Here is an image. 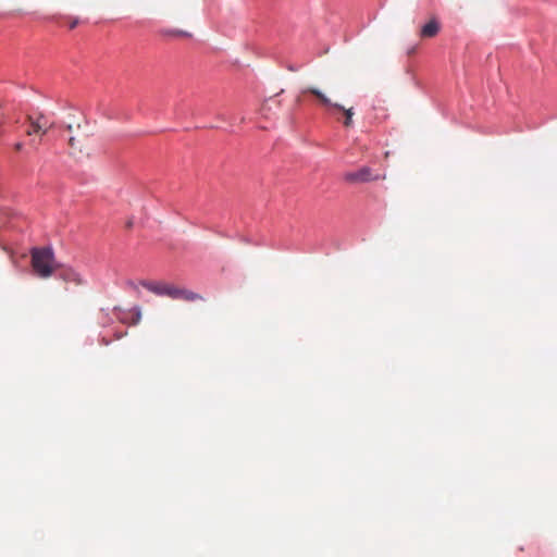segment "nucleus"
I'll return each mask as SVG.
<instances>
[{
	"mask_svg": "<svg viewBox=\"0 0 557 557\" xmlns=\"http://www.w3.org/2000/svg\"><path fill=\"white\" fill-rule=\"evenodd\" d=\"M58 276L66 284L73 283L75 285H82V276L71 268H61Z\"/></svg>",
	"mask_w": 557,
	"mask_h": 557,
	"instance_id": "nucleus-6",
	"label": "nucleus"
},
{
	"mask_svg": "<svg viewBox=\"0 0 557 557\" xmlns=\"http://www.w3.org/2000/svg\"><path fill=\"white\" fill-rule=\"evenodd\" d=\"M141 285L156 295L168 296L172 299L176 298L177 287L174 285L147 281L141 282Z\"/></svg>",
	"mask_w": 557,
	"mask_h": 557,
	"instance_id": "nucleus-5",
	"label": "nucleus"
},
{
	"mask_svg": "<svg viewBox=\"0 0 557 557\" xmlns=\"http://www.w3.org/2000/svg\"><path fill=\"white\" fill-rule=\"evenodd\" d=\"M175 299H183L186 301H196V300H202V297H201V295L194 293L191 290L177 287Z\"/></svg>",
	"mask_w": 557,
	"mask_h": 557,
	"instance_id": "nucleus-8",
	"label": "nucleus"
},
{
	"mask_svg": "<svg viewBox=\"0 0 557 557\" xmlns=\"http://www.w3.org/2000/svg\"><path fill=\"white\" fill-rule=\"evenodd\" d=\"M13 149L15 152H21L24 149V144L22 141H16L13 145Z\"/></svg>",
	"mask_w": 557,
	"mask_h": 557,
	"instance_id": "nucleus-11",
	"label": "nucleus"
},
{
	"mask_svg": "<svg viewBox=\"0 0 557 557\" xmlns=\"http://www.w3.org/2000/svg\"><path fill=\"white\" fill-rule=\"evenodd\" d=\"M280 101L275 98H270L262 107V112H267L268 110H272L273 107L278 108Z\"/></svg>",
	"mask_w": 557,
	"mask_h": 557,
	"instance_id": "nucleus-10",
	"label": "nucleus"
},
{
	"mask_svg": "<svg viewBox=\"0 0 557 557\" xmlns=\"http://www.w3.org/2000/svg\"><path fill=\"white\" fill-rule=\"evenodd\" d=\"M1 117H2V120L0 121V135H3L4 131H3L2 126L5 123L7 117L3 113L1 114Z\"/></svg>",
	"mask_w": 557,
	"mask_h": 557,
	"instance_id": "nucleus-12",
	"label": "nucleus"
},
{
	"mask_svg": "<svg viewBox=\"0 0 557 557\" xmlns=\"http://www.w3.org/2000/svg\"><path fill=\"white\" fill-rule=\"evenodd\" d=\"M343 178L349 184L368 183L372 181L384 180L385 175L374 173L371 168L362 166L356 171L344 173Z\"/></svg>",
	"mask_w": 557,
	"mask_h": 557,
	"instance_id": "nucleus-3",
	"label": "nucleus"
},
{
	"mask_svg": "<svg viewBox=\"0 0 557 557\" xmlns=\"http://www.w3.org/2000/svg\"><path fill=\"white\" fill-rule=\"evenodd\" d=\"M74 144H75V138H74V137H71V138L69 139V145H70V147H72V148H73V147H74Z\"/></svg>",
	"mask_w": 557,
	"mask_h": 557,
	"instance_id": "nucleus-14",
	"label": "nucleus"
},
{
	"mask_svg": "<svg viewBox=\"0 0 557 557\" xmlns=\"http://www.w3.org/2000/svg\"><path fill=\"white\" fill-rule=\"evenodd\" d=\"M440 32V23L436 20H431L421 28V37L422 38H433Z\"/></svg>",
	"mask_w": 557,
	"mask_h": 557,
	"instance_id": "nucleus-7",
	"label": "nucleus"
},
{
	"mask_svg": "<svg viewBox=\"0 0 557 557\" xmlns=\"http://www.w3.org/2000/svg\"><path fill=\"white\" fill-rule=\"evenodd\" d=\"M66 129H67L69 132H71V131H72V125H67V126H66Z\"/></svg>",
	"mask_w": 557,
	"mask_h": 557,
	"instance_id": "nucleus-15",
	"label": "nucleus"
},
{
	"mask_svg": "<svg viewBox=\"0 0 557 557\" xmlns=\"http://www.w3.org/2000/svg\"><path fill=\"white\" fill-rule=\"evenodd\" d=\"M302 92H309L311 95H313L322 106H324L325 108H327L329 110H338V111H342L345 115V120L343 122L344 126L345 127H351L352 126V116L355 114L354 112V108H344L343 106H341L339 103H336V102H332L330 100V98H327L323 92H321L318 88L315 87H308L306 89H304Z\"/></svg>",
	"mask_w": 557,
	"mask_h": 557,
	"instance_id": "nucleus-2",
	"label": "nucleus"
},
{
	"mask_svg": "<svg viewBox=\"0 0 557 557\" xmlns=\"http://www.w3.org/2000/svg\"><path fill=\"white\" fill-rule=\"evenodd\" d=\"M77 23H78V21H77V20H73V21L71 22V24H70V28H71V29L75 28V27H76V25H77Z\"/></svg>",
	"mask_w": 557,
	"mask_h": 557,
	"instance_id": "nucleus-13",
	"label": "nucleus"
},
{
	"mask_svg": "<svg viewBox=\"0 0 557 557\" xmlns=\"http://www.w3.org/2000/svg\"><path fill=\"white\" fill-rule=\"evenodd\" d=\"M26 121L29 125V127L26 129L27 136H33L35 134L44 136L54 126V124L49 122V120L42 113L37 115H27Z\"/></svg>",
	"mask_w": 557,
	"mask_h": 557,
	"instance_id": "nucleus-4",
	"label": "nucleus"
},
{
	"mask_svg": "<svg viewBox=\"0 0 557 557\" xmlns=\"http://www.w3.org/2000/svg\"><path fill=\"white\" fill-rule=\"evenodd\" d=\"M163 34L165 36L170 37H190L191 35L185 30H178V29H166L163 30Z\"/></svg>",
	"mask_w": 557,
	"mask_h": 557,
	"instance_id": "nucleus-9",
	"label": "nucleus"
},
{
	"mask_svg": "<svg viewBox=\"0 0 557 557\" xmlns=\"http://www.w3.org/2000/svg\"><path fill=\"white\" fill-rule=\"evenodd\" d=\"M30 258L34 272L41 278L50 277L59 269L55 264L53 250L49 247L33 248Z\"/></svg>",
	"mask_w": 557,
	"mask_h": 557,
	"instance_id": "nucleus-1",
	"label": "nucleus"
}]
</instances>
